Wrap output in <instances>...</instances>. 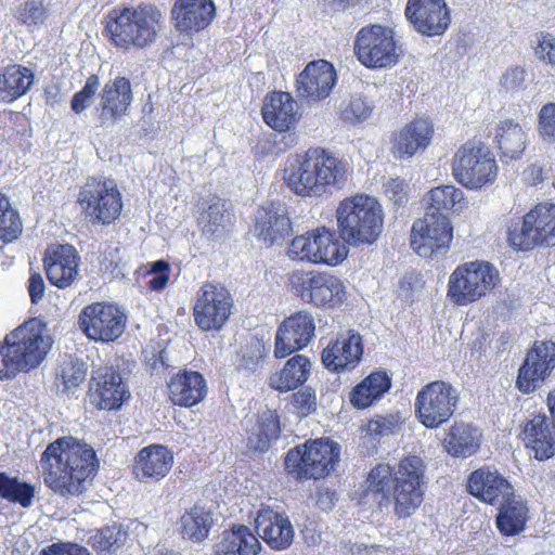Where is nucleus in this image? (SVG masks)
Listing matches in <instances>:
<instances>
[{
    "label": "nucleus",
    "instance_id": "1",
    "mask_svg": "<svg viewBox=\"0 0 555 555\" xmlns=\"http://www.w3.org/2000/svg\"><path fill=\"white\" fill-rule=\"evenodd\" d=\"M426 464L415 454L402 456L397 464L379 462L366 474L362 498H371L378 506L392 504L399 518L413 516L425 501Z\"/></svg>",
    "mask_w": 555,
    "mask_h": 555
},
{
    "label": "nucleus",
    "instance_id": "2",
    "mask_svg": "<svg viewBox=\"0 0 555 555\" xmlns=\"http://www.w3.org/2000/svg\"><path fill=\"white\" fill-rule=\"evenodd\" d=\"M39 463L44 486L63 498L83 494L100 464L94 449L72 436L50 442Z\"/></svg>",
    "mask_w": 555,
    "mask_h": 555
},
{
    "label": "nucleus",
    "instance_id": "3",
    "mask_svg": "<svg viewBox=\"0 0 555 555\" xmlns=\"http://www.w3.org/2000/svg\"><path fill=\"white\" fill-rule=\"evenodd\" d=\"M283 180L295 195L318 198L345 185L348 164L325 147H309L286 165Z\"/></svg>",
    "mask_w": 555,
    "mask_h": 555
},
{
    "label": "nucleus",
    "instance_id": "4",
    "mask_svg": "<svg viewBox=\"0 0 555 555\" xmlns=\"http://www.w3.org/2000/svg\"><path fill=\"white\" fill-rule=\"evenodd\" d=\"M164 23V13L155 3L120 4L104 16L103 36L118 50H144L157 40Z\"/></svg>",
    "mask_w": 555,
    "mask_h": 555
},
{
    "label": "nucleus",
    "instance_id": "5",
    "mask_svg": "<svg viewBox=\"0 0 555 555\" xmlns=\"http://www.w3.org/2000/svg\"><path fill=\"white\" fill-rule=\"evenodd\" d=\"M52 345L53 339L43 322L36 318L23 322L0 343V380H12L21 373L37 370Z\"/></svg>",
    "mask_w": 555,
    "mask_h": 555
},
{
    "label": "nucleus",
    "instance_id": "6",
    "mask_svg": "<svg viewBox=\"0 0 555 555\" xmlns=\"http://www.w3.org/2000/svg\"><path fill=\"white\" fill-rule=\"evenodd\" d=\"M340 461V446L331 438L309 439L291 448L284 455L286 477L297 482L327 478Z\"/></svg>",
    "mask_w": 555,
    "mask_h": 555
},
{
    "label": "nucleus",
    "instance_id": "7",
    "mask_svg": "<svg viewBox=\"0 0 555 555\" xmlns=\"http://www.w3.org/2000/svg\"><path fill=\"white\" fill-rule=\"evenodd\" d=\"M339 237L351 246L373 244L383 230V211L372 197L357 194L336 209Z\"/></svg>",
    "mask_w": 555,
    "mask_h": 555
},
{
    "label": "nucleus",
    "instance_id": "8",
    "mask_svg": "<svg viewBox=\"0 0 555 555\" xmlns=\"http://www.w3.org/2000/svg\"><path fill=\"white\" fill-rule=\"evenodd\" d=\"M452 176L468 190H481L494 183L499 166L491 150L481 141L468 140L454 153L451 160Z\"/></svg>",
    "mask_w": 555,
    "mask_h": 555
},
{
    "label": "nucleus",
    "instance_id": "9",
    "mask_svg": "<svg viewBox=\"0 0 555 555\" xmlns=\"http://www.w3.org/2000/svg\"><path fill=\"white\" fill-rule=\"evenodd\" d=\"M288 289L304 304L321 309L338 308L347 297L344 282L327 271L294 270L288 274Z\"/></svg>",
    "mask_w": 555,
    "mask_h": 555
},
{
    "label": "nucleus",
    "instance_id": "10",
    "mask_svg": "<svg viewBox=\"0 0 555 555\" xmlns=\"http://www.w3.org/2000/svg\"><path fill=\"white\" fill-rule=\"evenodd\" d=\"M499 282V271L492 263L483 260L464 262L449 276L447 298L454 306H468L486 297Z\"/></svg>",
    "mask_w": 555,
    "mask_h": 555
},
{
    "label": "nucleus",
    "instance_id": "11",
    "mask_svg": "<svg viewBox=\"0 0 555 555\" xmlns=\"http://www.w3.org/2000/svg\"><path fill=\"white\" fill-rule=\"evenodd\" d=\"M348 250L333 230L317 227L289 242L286 256L297 262L335 267L347 257Z\"/></svg>",
    "mask_w": 555,
    "mask_h": 555
},
{
    "label": "nucleus",
    "instance_id": "12",
    "mask_svg": "<svg viewBox=\"0 0 555 555\" xmlns=\"http://www.w3.org/2000/svg\"><path fill=\"white\" fill-rule=\"evenodd\" d=\"M77 204L85 218L94 225L115 223L124 208L118 186L109 180L91 178L79 190Z\"/></svg>",
    "mask_w": 555,
    "mask_h": 555
},
{
    "label": "nucleus",
    "instance_id": "13",
    "mask_svg": "<svg viewBox=\"0 0 555 555\" xmlns=\"http://www.w3.org/2000/svg\"><path fill=\"white\" fill-rule=\"evenodd\" d=\"M353 53L366 68H386L399 62L400 48L392 28L380 24H369L357 33Z\"/></svg>",
    "mask_w": 555,
    "mask_h": 555
},
{
    "label": "nucleus",
    "instance_id": "14",
    "mask_svg": "<svg viewBox=\"0 0 555 555\" xmlns=\"http://www.w3.org/2000/svg\"><path fill=\"white\" fill-rule=\"evenodd\" d=\"M460 401L455 387L446 380H433L416 393L414 412L416 420L428 429H436L454 415Z\"/></svg>",
    "mask_w": 555,
    "mask_h": 555
},
{
    "label": "nucleus",
    "instance_id": "15",
    "mask_svg": "<svg viewBox=\"0 0 555 555\" xmlns=\"http://www.w3.org/2000/svg\"><path fill=\"white\" fill-rule=\"evenodd\" d=\"M507 241L515 250L555 246V203H539L525 216L520 227L509 229Z\"/></svg>",
    "mask_w": 555,
    "mask_h": 555
},
{
    "label": "nucleus",
    "instance_id": "16",
    "mask_svg": "<svg viewBox=\"0 0 555 555\" xmlns=\"http://www.w3.org/2000/svg\"><path fill=\"white\" fill-rule=\"evenodd\" d=\"M453 224L448 216L425 212L416 219L410 232V246L424 259H434L449 253L453 241Z\"/></svg>",
    "mask_w": 555,
    "mask_h": 555
},
{
    "label": "nucleus",
    "instance_id": "17",
    "mask_svg": "<svg viewBox=\"0 0 555 555\" xmlns=\"http://www.w3.org/2000/svg\"><path fill=\"white\" fill-rule=\"evenodd\" d=\"M233 307V296L224 285L205 282L193 304L194 323L203 332H219L229 321Z\"/></svg>",
    "mask_w": 555,
    "mask_h": 555
},
{
    "label": "nucleus",
    "instance_id": "18",
    "mask_svg": "<svg viewBox=\"0 0 555 555\" xmlns=\"http://www.w3.org/2000/svg\"><path fill=\"white\" fill-rule=\"evenodd\" d=\"M79 327L91 340L114 343L125 332L126 314L116 306L106 301L87 305L78 317Z\"/></svg>",
    "mask_w": 555,
    "mask_h": 555
},
{
    "label": "nucleus",
    "instance_id": "19",
    "mask_svg": "<svg viewBox=\"0 0 555 555\" xmlns=\"http://www.w3.org/2000/svg\"><path fill=\"white\" fill-rule=\"evenodd\" d=\"M555 369V343L535 340L518 370L516 388L524 395L532 393Z\"/></svg>",
    "mask_w": 555,
    "mask_h": 555
},
{
    "label": "nucleus",
    "instance_id": "20",
    "mask_svg": "<svg viewBox=\"0 0 555 555\" xmlns=\"http://www.w3.org/2000/svg\"><path fill=\"white\" fill-rule=\"evenodd\" d=\"M315 333V321L311 312L300 310L285 318L278 326L274 339V357L284 359L306 348Z\"/></svg>",
    "mask_w": 555,
    "mask_h": 555
},
{
    "label": "nucleus",
    "instance_id": "21",
    "mask_svg": "<svg viewBox=\"0 0 555 555\" xmlns=\"http://www.w3.org/2000/svg\"><path fill=\"white\" fill-rule=\"evenodd\" d=\"M336 81L337 74L332 63L325 60L311 61L297 76L295 90L302 102L315 104L330 96Z\"/></svg>",
    "mask_w": 555,
    "mask_h": 555
},
{
    "label": "nucleus",
    "instance_id": "22",
    "mask_svg": "<svg viewBox=\"0 0 555 555\" xmlns=\"http://www.w3.org/2000/svg\"><path fill=\"white\" fill-rule=\"evenodd\" d=\"M89 397L99 410L119 409L130 397L120 372L113 366H103L93 372L89 380Z\"/></svg>",
    "mask_w": 555,
    "mask_h": 555
},
{
    "label": "nucleus",
    "instance_id": "23",
    "mask_svg": "<svg viewBox=\"0 0 555 555\" xmlns=\"http://www.w3.org/2000/svg\"><path fill=\"white\" fill-rule=\"evenodd\" d=\"M216 16L214 0H175L170 10L176 31L188 37L208 29Z\"/></svg>",
    "mask_w": 555,
    "mask_h": 555
},
{
    "label": "nucleus",
    "instance_id": "24",
    "mask_svg": "<svg viewBox=\"0 0 555 555\" xmlns=\"http://www.w3.org/2000/svg\"><path fill=\"white\" fill-rule=\"evenodd\" d=\"M260 114L263 122L279 133L294 132L302 117L298 102L289 92L281 90L264 95Z\"/></svg>",
    "mask_w": 555,
    "mask_h": 555
},
{
    "label": "nucleus",
    "instance_id": "25",
    "mask_svg": "<svg viewBox=\"0 0 555 555\" xmlns=\"http://www.w3.org/2000/svg\"><path fill=\"white\" fill-rule=\"evenodd\" d=\"M362 336L354 330L340 333L328 343L321 352L324 367L332 373H344L354 370L363 356Z\"/></svg>",
    "mask_w": 555,
    "mask_h": 555
},
{
    "label": "nucleus",
    "instance_id": "26",
    "mask_svg": "<svg viewBox=\"0 0 555 555\" xmlns=\"http://www.w3.org/2000/svg\"><path fill=\"white\" fill-rule=\"evenodd\" d=\"M404 13L414 29L427 37L442 35L451 23L444 0H408Z\"/></svg>",
    "mask_w": 555,
    "mask_h": 555
},
{
    "label": "nucleus",
    "instance_id": "27",
    "mask_svg": "<svg viewBox=\"0 0 555 555\" xmlns=\"http://www.w3.org/2000/svg\"><path fill=\"white\" fill-rule=\"evenodd\" d=\"M466 491L479 502L496 506L513 496V485L498 469L482 466L473 470L466 481Z\"/></svg>",
    "mask_w": 555,
    "mask_h": 555
},
{
    "label": "nucleus",
    "instance_id": "28",
    "mask_svg": "<svg viewBox=\"0 0 555 555\" xmlns=\"http://www.w3.org/2000/svg\"><path fill=\"white\" fill-rule=\"evenodd\" d=\"M133 100L130 80L118 76L107 81L100 92V103L96 107L100 127L116 124L128 114Z\"/></svg>",
    "mask_w": 555,
    "mask_h": 555
},
{
    "label": "nucleus",
    "instance_id": "29",
    "mask_svg": "<svg viewBox=\"0 0 555 555\" xmlns=\"http://www.w3.org/2000/svg\"><path fill=\"white\" fill-rule=\"evenodd\" d=\"M173 463V453L168 447L152 443L142 448L135 454L132 475L139 482L157 483L169 475Z\"/></svg>",
    "mask_w": 555,
    "mask_h": 555
},
{
    "label": "nucleus",
    "instance_id": "30",
    "mask_svg": "<svg viewBox=\"0 0 555 555\" xmlns=\"http://www.w3.org/2000/svg\"><path fill=\"white\" fill-rule=\"evenodd\" d=\"M42 261L48 281L59 288L68 287L78 275L80 258L69 244L48 246Z\"/></svg>",
    "mask_w": 555,
    "mask_h": 555
},
{
    "label": "nucleus",
    "instance_id": "31",
    "mask_svg": "<svg viewBox=\"0 0 555 555\" xmlns=\"http://www.w3.org/2000/svg\"><path fill=\"white\" fill-rule=\"evenodd\" d=\"M434 134L433 121L428 117H416L393 133L390 151L397 159H409L426 150Z\"/></svg>",
    "mask_w": 555,
    "mask_h": 555
},
{
    "label": "nucleus",
    "instance_id": "32",
    "mask_svg": "<svg viewBox=\"0 0 555 555\" xmlns=\"http://www.w3.org/2000/svg\"><path fill=\"white\" fill-rule=\"evenodd\" d=\"M254 528L272 550L288 548L294 540V528L288 517L262 504L256 513Z\"/></svg>",
    "mask_w": 555,
    "mask_h": 555
},
{
    "label": "nucleus",
    "instance_id": "33",
    "mask_svg": "<svg viewBox=\"0 0 555 555\" xmlns=\"http://www.w3.org/2000/svg\"><path fill=\"white\" fill-rule=\"evenodd\" d=\"M167 398L171 404L193 408L207 396L208 387L204 375L197 371L182 369L167 382Z\"/></svg>",
    "mask_w": 555,
    "mask_h": 555
},
{
    "label": "nucleus",
    "instance_id": "34",
    "mask_svg": "<svg viewBox=\"0 0 555 555\" xmlns=\"http://www.w3.org/2000/svg\"><path fill=\"white\" fill-rule=\"evenodd\" d=\"M519 436L538 461H546L555 455V423L545 413L534 414L527 420Z\"/></svg>",
    "mask_w": 555,
    "mask_h": 555
},
{
    "label": "nucleus",
    "instance_id": "35",
    "mask_svg": "<svg viewBox=\"0 0 555 555\" xmlns=\"http://www.w3.org/2000/svg\"><path fill=\"white\" fill-rule=\"evenodd\" d=\"M254 231L259 241L271 247L292 234L293 224L286 214H280L271 207H261L256 215Z\"/></svg>",
    "mask_w": 555,
    "mask_h": 555
},
{
    "label": "nucleus",
    "instance_id": "36",
    "mask_svg": "<svg viewBox=\"0 0 555 555\" xmlns=\"http://www.w3.org/2000/svg\"><path fill=\"white\" fill-rule=\"evenodd\" d=\"M260 551L258 538L243 524L224 530L214 545L215 555H257Z\"/></svg>",
    "mask_w": 555,
    "mask_h": 555
},
{
    "label": "nucleus",
    "instance_id": "37",
    "mask_svg": "<svg viewBox=\"0 0 555 555\" xmlns=\"http://www.w3.org/2000/svg\"><path fill=\"white\" fill-rule=\"evenodd\" d=\"M493 142L502 163L507 164L522 156L527 149L528 137L518 122L513 119H505L495 127Z\"/></svg>",
    "mask_w": 555,
    "mask_h": 555
},
{
    "label": "nucleus",
    "instance_id": "38",
    "mask_svg": "<svg viewBox=\"0 0 555 555\" xmlns=\"http://www.w3.org/2000/svg\"><path fill=\"white\" fill-rule=\"evenodd\" d=\"M391 388V377L384 370L365 376L349 392V402L357 410H365L379 401Z\"/></svg>",
    "mask_w": 555,
    "mask_h": 555
},
{
    "label": "nucleus",
    "instance_id": "39",
    "mask_svg": "<svg viewBox=\"0 0 555 555\" xmlns=\"http://www.w3.org/2000/svg\"><path fill=\"white\" fill-rule=\"evenodd\" d=\"M310 370V359L304 354H296L285 362L282 370L269 376L268 385L280 392L295 390L307 382Z\"/></svg>",
    "mask_w": 555,
    "mask_h": 555
},
{
    "label": "nucleus",
    "instance_id": "40",
    "mask_svg": "<svg viewBox=\"0 0 555 555\" xmlns=\"http://www.w3.org/2000/svg\"><path fill=\"white\" fill-rule=\"evenodd\" d=\"M499 512L495 516V525L499 532L504 537H514L522 532L529 519V508L527 504L513 496L505 499L496 505Z\"/></svg>",
    "mask_w": 555,
    "mask_h": 555
},
{
    "label": "nucleus",
    "instance_id": "41",
    "mask_svg": "<svg viewBox=\"0 0 555 555\" xmlns=\"http://www.w3.org/2000/svg\"><path fill=\"white\" fill-rule=\"evenodd\" d=\"M446 451L453 457H469L480 448V435L466 423L455 422L443 439Z\"/></svg>",
    "mask_w": 555,
    "mask_h": 555
},
{
    "label": "nucleus",
    "instance_id": "42",
    "mask_svg": "<svg viewBox=\"0 0 555 555\" xmlns=\"http://www.w3.org/2000/svg\"><path fill=\"white\" fill-rule=\"evenodd\" d=\"M425 212L448 216L465 206V196L461 189L452 184L431 188L424 196Z\"/></svg>",
    "mask_w": 555,
    "mask_h": 555
},
{
    "label": "nucleus",
    "instance_id": "43",
    "mask_svg": "<svg viewBox=\"0 0 555 555\" xmlns=\"http://www.w3.org/2000/svg\"><path fill=\"white\" fill-rule=\"evenodd\" d=\"M33 70L20 64L8 65L0 74V100L13 102L23 96L34 83Z\"/></svg>",
    "mask_w": 555,
    "mask_h": 555
},
{
    "label": "nucleus",
    "instance_id": "44",
    "mask_svg": "<svg viewBox=\"0 0 555 555\" xmlns=\"http://www.w3.org/2000/svg\"><path fill=\"white\" fill-rule=\"evenodd\" d=\"M280 436V415L276 410L267 409L258 414L255 429L248 437V446L255 451L266 452Z\"/></svg>",
    "mask_w": 555,
    "mask_h": 555
},
{
    "label": "nucleus",
    "instance_id": "45",
    "mask_svg": "<svg viewBox=\"0 0 555 555\" xmlns=\"http://www.w3.org/2000/svg\"><path fill=\"white\" fill-rule=\"evenodd\" d=\"M214 525L212 514L199 504H194L180 517L181 534L193 542L204 541Z\"/></svg>",
    "mask_w": 555,
    "mask_h": 555
},
{
    "label": "nucleus",
    "instance_id": "46",
    "mask_svg": "<svg viewBox=\"0 0 555 555\" xmlns=\"http://www.w3.org/2000/svg\"><path fill=\"white\" fill-rule=\"evenodd\" d=\"M86 363L77 359L63 361L55 372V385L65 393H74L87 378Z\"/></svg>",
    "mask_w": 555,
    "mask_h": 555
},
{
    "label": "nucleus",
    "instance_id": "47",
    "mask_svg": "<svg viewBox=\"0 0 555 555\" xmlns=\"http://www.w3.org/2000/svg\"><path fill=\"white\" fill-rule=\"evenodd\" d=\"M35 486L20 481L16 477H10L0 472V498L22 507H29L35 498Z\"/></svg>",
    "mask_w": 555,
    "mask_h": 555
},
{
    "label": "nucleus",
    "instance_id": "48",
    "mask_svg": "<svg viewBox=\"0 0 555 555\" xmlns=\"http://www.w3.org/2000/svg\"><path fill=\"white\" fill-rule=\"evenodd\" d=\"M23 233V221L20 212L9 198L0 193V241L10 244L18 240Z\"/></svg>",
    "mask_w": 555,
    "mask_h": 555
},
{
    "label": "nucleus",
    "instance_id": "49",
    "mask_svg": "<svg viewBox=\"0 0 555 555\" xmlns=\"http://www.w3.org/2000/svg\"><path fill=\"white\" fill-rule=\"evenodd\" d=\"M199 223L204 234L221 236L230 232L232 220L230 212L225 211L222 205L215 203L202 215Z\"/></svg>",
    "mask_w": 555,
    "mask_h": 555
},
{
    "label": "nucleus",
    "instance_id": "50",
    "mask_svg": "<svg viewBox=\"0 0 555 555\" xmlns=\"http://www.w3.org/2000/svg\"><path fill=\"white\" fill-rule=\"evenodd\" d=\"M16 20L27 27H39L49 17V9L44 0H26L16 11Z\"/></svg>",
    "mask_w": 555,
    "mask_h": 555
},
{
    "label": "nucleus",
    "instance_id": "51",
    "mask_svg": "<svg viewBox=\"0 0 555 555\" xmlns=\"http://www.w3.org/2000/svg\"><path fill=\"white\" fill-rule=\"evenodd\" d=\"M289 412L305 418L317 411V395L310 387H305L293 392L289 399Z\"/></svg>",
    "mask_w": 555,
    "mask_h": 555
},
{
    "label": "nucleus",
    "instance_id": "52",
    "mask_svg": "<svg viewBox=\"0 0 555 555\" xmlns=\"http://www.w3.org/2000/svg\"><path fill=\"white\" fill-rule=\"evenodd\" d=\"M398 428V420L392 415H376L365 425L369 439L379 441L383 437L393 435Z\"/></svg>",
    "mask_w": 555,
    "mask_h": 555
},
{
    "label": "nucleus",
    "instance_id": "53",
    "mask_svg": "<svg viewBox=\"0 0 555 555\" xmlns=\"http://www.w3.org/2000/svg\"><path fill=\"white\" fill-rule=\"evenodd\" d=\"M538 134L548 144H555V103L550 102L540 108L538 113Z\"/></svg>",
    "mask_w": 555,
    "mask_h": 555
},
{
    "label": "nucleus",
    "instance_id": "54",
    "mask_svg": "<svg viewBox=\"0 0 555 555\" xmlns=\"http://www.w3.org/2000/svg\"><path fill=\"white\" fill-rule=\"evenodd\" d=\"M100 87V78L95 74H91L82 87L77 91L70 100V108L75 114H80L87 109Z\"/></svg>",
    "mask_w": 555,
    "mask_h": 555
},
{
    "label": "nucleus",
    "instance_id": "55",
    "mask_svg": "<svg viewBox=\"0 0 555 555\" xmlns=\"http://www.w3.org/2000/svg\"><path fill=\"white\" fill-rule=\"evenodd\" d=\"M372 113L370 104L361 96H354L340 109V119L347 124L356 125L364 121Z\"/></svg>",
    "mask_w": 555,
    "mask_h": 555
},
{
    "label": "nucleus",
    "instance_id": "56",
    "mask_svg": "<svg viewBox=\"0 0 555 555\" xmlns=\"http://www.w3.org/2000/svg\"><path fill=\"white\" fill-rule=\"evenodd\" d=\"M119 537V529L106 526L99 529L91 538V546L99 554L111 553L117 546Z\"/></svg>",
    "mask_w": 555,
    "mask_h": 555
},
{
    "label": "nucleus",
    "instance_id": "57",
    "mask_svg": "<svg viewBox=\"0 0 555 555\" xmlns=\"http://www.w3.org/2000/svg\"><path fill=\"white\" fill-rule=\"evenodd\" d=\"M152 278L147 282V286L151 291L160 292L163 291L170 279V264L166 260H157L151 264V269L147 272Z\"/></svg>",
    "mask_w": 555,
    "mask_h": 555
},
{
    "label": "nucleus",
    "instance_id": "58",
    "mask_svg": "<svg viewBox=\"0 0 555 555\" xmlns=\"http://www.w3.org/2000/svg\"><path fill=\"white\" fill-rule=\"evenodd\" d=\"M526 70L521 66L508 68L500 79V86L505 91H518L526 80Z\"/></svg>",
    "mask_w": 555,
    "mask_h": 555
},
{
    "label": "nucleus",
    "instance_id": "59",
    "mask_svg": "<svg viewBox=\"0 0 555 555\" xmlns=\"http://www.w3.org/2000/svg\"><path fill=\"white\" fill-rule=\"evenodd\" d=\"M408 184L403 179H390L385 185V193L395 205H402L408 201Z\"/></svg>",
    "mask_w": 555,
    "mask_h": 555
},
{
    "label": "nucleus",
    "instance_id": "60",
    "mask_svg": "<svg viewBox=\"0 0 555 555\" xmlns=\"http://www.w3.org/2000/svg\"><path fill=\"white\" fill-rule=\"evenodd\" d=\"M40 555H91L89 551L75 543H53L41 550Z\"/></svg>",
    "mask_w": 555,
    "mask_h": 555
},
{
    "label": "nucleus",
    "instance_id": "61",
    "mask_svg": "<svg viewBox=\"0 0 555 555\" xmlns=\"http://www.w3.org/2000/svg\"><path fill=\"white\" fill-rule=\"evenodd\" d=\"M535 52L543 62L555 65V38L550 34L542 35Z\"/></svg>",
    "mask_w": 555,
    "mask_h": 555
},
{
    "label": "nucleus",
    "instance_id": "62",
    "mask_svg": "<svg viewBox=\"0 0 555 555\" xmlns=\"http://www.w3.org/2000/svg\"><path fill=\"white\" fill-rule=\"evenodd\" d=\"M267 354H268V351L266 350L264 346L257 344L249 349L248 357L245 354L243 356L242 366H244L246 370L254 371L259 365L262 364Z\"/></svg>",
    "mask_w": 555,
    "mask_h": 555
},
{
    "label": "nucleus",
    "instance_id": "63",
    "mask_svg": "<svg viewBox=\"0 0 555 555\" xmlns=\"http://www.w3.org/2000/svg\"><path fill=\"white\" fill-rule=\"evenodd\" d=\"M490 335L485 332H480L476 335L473 341L469 344V357L473 360H480L487 352L490 346Z\"/></svg>",
    "mask_w": 555,
    "mask_h": 555
},
{
    "label": "nucleus",
    "instance_id": "64",
    "mask_svg": "<svg viewBox=\"0 0 555 555\" xmlns=\"http://www.w3.org/2000/svg\"><path fill=\"white\" fill-rule=\"evenodd\" d=\"M44 281L40 273H31L28 280V293L30 301L38 304L44 295Z\"/></svg>",
    "mask_w": 555,
    "mask_h": 555
}]
</instances>
